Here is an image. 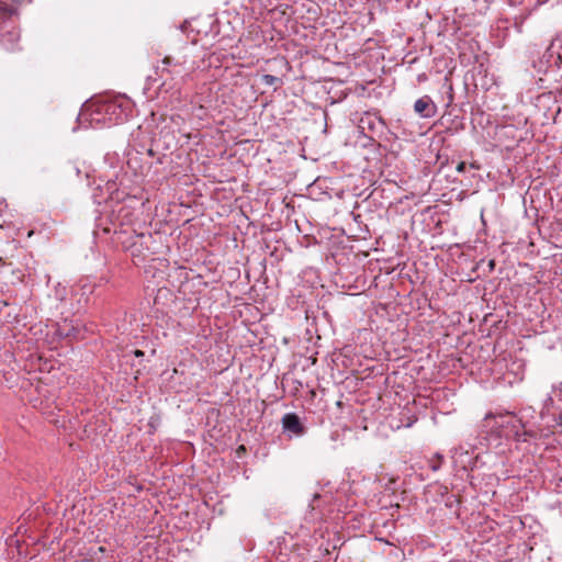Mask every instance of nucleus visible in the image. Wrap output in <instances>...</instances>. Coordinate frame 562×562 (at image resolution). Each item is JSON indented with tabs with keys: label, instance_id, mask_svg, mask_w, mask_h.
<instances>
[{
	"label": "nucleus",
	"instance_id": "f257e3e1",
	"mask_svg": "<svg viewBox=\"0 0 562 562\" xmlns=\"http://www.w3.org/2000/svg\"><path fill=\"white\" fill-rule=\"evenodd\" d=\"M132 113V104L128 99L115 98L102 100L90 106L91 124L110 126L123 123Z\"/></svg>",
	"mask_w": 562,
	"mask_h": 562
},
{
	"label": "nucleus",
	"instance_id": "f03ea898",
	"mask_svg": "<svg viewBox=\"0 0 562 562\" xmlns=\"http://www.w3.org/2000/svg\"><path fill=\"white\" fill-rule=\"evenodd\" d=\"M494 418L496 419V427L498 429V436L504 438H514L516 441L521 440L520 430L525 428L526 425L521 418L517 417L512 412L505 413H488L485 416V419Z\"/></svg>",
	"mask_w": 562,
	"mask_h": 562
},
{
	"label": "nucleus",
	"instance_id": "7ed1b4c3",
	"mask_svg": "<svg viewBox=\"0 0 562 562\" xmlns=\"http://www.w3.org/2000/svg\"><path fill=\"white\" fill-rule=\"evenodd\" d=\"M358 128L363 136L374 140L383 135L386 123L379 111H366L358 119Z\"/></svg>",
	"mask_w": 562,
	"mask_h": 562
},
{
	"label": "nucleus",
	"instance_id": "20e7f679",
	"mask_svg": "<svg viewBox=\"0 0 562 562\" xmlns=\"http://www.w3.org/2000/svg\"><path fill=\"white\" fill-rule=\"evenodd\" d=\"M282 430L289 438L302 437L307 428L296 413H286L281 418Z\"/></svg>",
	"mask_w": 562,
	"mask_h": 562
},
{
	"label": "nucleus",
	"instance_id": "39448f33",
	"mask_svg": "<svg viewBox=\"0 0 562 562\" xmlns=\"http://www.w3.org/2000/svg\"><path fill=\"white\" fill-rule=\"evenodd\" d=\"M182 72V66L179 63H175L173 58L170 56H166L162 59V67H157L156 74L161 79V83L159 86L160 89L166 88V91L171 88L168 86L167 79L168 77L173 78V76H180Z\"/></svg>",
	"mask_w": 562,
	"mask_h": 562
},
{
	"label": "nucleus",
	"instance_id": "423d86ee",
	"mask_svg": "<svg viewBox=\"0 0 562 562\" xmlns=\"http://www.w3.org/2000/svg\"><path fill=\"white\" fill-rule=\"evenodd\" d=\"M414 111L422 117L429 119L436 115L437 106L429 95H424L416 100Z\"/></svg>",
	"mask_w": 562,
	"mask_h": 562
},
{
	"label": "nucleus",
	"instance_id": "0eeeda50",
	"mask_svg": "<svg viewBox=\"0 0 562 562\" xmlns=\"http://www.w3.org/2000/svg\"><path fill=\"white\" fill-rule=\"evenodd\" d=\"M443 463V456L440 454V453H436L434 454L429 460H428V467L434 471H438L441 465Z\"/></svg>",
	"mask_w": 562,
	"mask_h": 562
},
{
	"label": "nucleus",
	"instance_id": "6e6552de",
	"mask_svg": "<svg viewBox=\"0 0 562 562\" xmlns=\"http://www.w3.org/2000/svg\"><path fill=\"white\" fill-rule=\"evenodd\" d=\"M261 81L267 86H274L277 83H281V79L273 75H263L261 77Z\"/></svg>",
	"mask_w": 562,
	"mask_h": 562
},
{
	"label": "nucleus",
	"instance_id": "1a4fd4ad",
	"mask_svg": "<svg viewBox=\"0 0 562 562\" xmlns=\"http://www.w3.org/2000/svg\"><path fill=\"white\" fill-rule=\"evenodd\" d=\"M12 14L11 8L5 3L0 1V20H4Z\"/></svg>",
	"mask_w": 562,
	"mask_h": 562
},
{
	"label": "nucleus",
	"instance_id": "9d476101",
	"mask_svg": "<svg viewBox=\"0 0 562 562\" xmlns=\"http://www.w3.org/2000/svg\"><path fill=\"white\" fill-rule=\"evenodd\" d=\"M2 43L5 45L7 43L13 44L15 41H18V35L14 32H7L2 34L1 38Z\"/></svg>",
	"mask_w": 562,
	"mask_h": 562
},
{
	"label": "nucleus",
	"instance_id": "9b49d317",
	"mask_svg": "<svg viewBox=\"0 0 562 562\" xmlns=\"http://www.w3.org/2000/svg\"><path fill=\"white\" fill-rule=\"evenodd\" d=\"M524 431L521 432L520 431V435H521V440L520 441H527V437L529 438H536L537 437V434L533 431V430H527L525 428H522Z\"/></svg>",
	"mask_w": 562,
	"mask_h": 562
},
{
	"label": "nucleus",
	"instance_id": "f8f14e48",
	"mask_svg": "<svg viewBox=\"0 0 562 562\" xmlns=\"http://www.w3.org/2000/svg\"><path fill=\"white\" fill-rule=\"evenodd\" d=\"M465 168H467V164L464 161H460L457 166V171L458 172H464L465 171Z\"/></svg>",
	"mask_w": 562,
	"mask_h": 562
},
{
	"label": "nucleus",
	"instance_id": "ddd939ff",
	"mask_svg": "<svg viewBox=\"0 0 562 562\" xmlns=\"http://www.w3.org/2000/svg\"><path fill=\"white\" fill-rule=\"evenodd\" d=\"M555 64L559 66H562V47H561V50L558 52V58H557Z\"/></svg>",
	"mask_w": 562,
	"mask_h": 562
},
{
	"label": "nucleus",
	"instance_id": "4468645a",
	"mask_svg": "<svg viewBox=\"0 0 562 562\" xmlns=\"http://www.w3.org/2000/svg\"><path fill=\"white\" fill-rule=\"evenodd\" d=\"M74 562H98V561L94 560L93 558H83V559H80V560H76Z\"/></svg>",
	"mask_w": 562,
	"mask_h": 562
},
{
	"label": "nucleus",
	"instance_id": "2eb2a0df",
	"mask_svg": "<svg viewBox=\"0 0 562 562\" xmlns=\"http://www.w3.org/2000/svg\"><path fill=\"white\" fill-rule=\"evenodd\" d=\"M494 267H495V261L494 260H490L488 261V271L492 272L494 270Z\"/></svg>",
	"mask_w": 562,
	"mask_h": 562
},
{
	"label": "nucleus",
	"instance_id": "dca6fc26",
	"mask_svg": "<svg viewBox=\"0 0 562 562\" xmlns=\"http://www.w3.org/2000/svg\"><path fill=\"white\" fill-rule=\"evenodd\" d=\"M134 355H135V357L139 358V357H143V356H144V351H142V350H139V349H136V350L134 351Z\"/></svg>",
	"mask_w": 562,
	"mask_h": 562
},
{
	"label": "nucleus",
	"instance_id": "f3484780",
	"mask_svg": "<svg viewBox=\"0 0 562 562\" xmlns=\"http://www.w3.org/2000/svg\"><path fill=\"white\" fill-rule=\"evenodd\" d=\"M147 155L150 157H154L156 155L155 150L153 148L147 149Z\"/></svg>",
	"mask_w": 562,
	"mask_h": 562
},
{
	"label": "nucleus",
	"instance_id": "a211bd4d",
	"mask_svg": "<svg viewBox=\"0 0 562 562\" xmlns=\"http://www.w3.org/2000/svg\"><path fill=\"white\" fill-rule=\"evenodd\" d=\"M557 424L559 426H562V411H561V414L559 415L558 419H557Z\"/></svg>",
	"mask_w": 562,
	"mask_h": 562
},
{
	"label": "nucleus",
	"instance_id": "6ab92c4d",
	"mask_svg": "<svg viewBox=\"0 0 562 562\" xmlns=\"http://www.w3.org/2000/svg\"><path fill=\"white\" fill-rule=\"evenodd\" d=\"M164 157H165L164 155H162V156H159V157L157 158V162H158V164H162V158H164Z\"/></svg>",
	"mask_w": 562,
	"mask_h": 562
},
{
	"label": "nucleus",
	"instance_id": "aec40b11",
	"mask_svg": "<svg viewBox=\"0 0 562 562\" xmlns=\"http://www.w3.org/2000/svg\"><path fill=\"white\" fill-rule=\"evenodd\" d=\"M168 128L167 127H164L161 131H160V134H164V133H169V131H167Z\"/></svg>",
	"mask_w": 562,
	"mask_h": 562
},
{
	"label": "nucleus",
	"instance_id": "412c9836",
	"mask_svg": "<svg viewBox=\"0 0 562 562\" xmlns=\"http://www.w3.org/2000/svg\"><path fill=\"white\" fill-rule=\"evenodd\" d=\"M238 451H246V449H245V447H244V446H240V447L238 448Z\"/></svg>",
	"mask_w": 562,
	"mask_h": 562
}]
</instances>
